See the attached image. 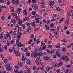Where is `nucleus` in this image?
<instances>
[{"instance_id": "nucleus-1", "label": "nucleus", "mask_w": 73, "mask_h": 73, "mask_svg": "<svg viewBox=\"0 0 73 73\" xmlns=\"http://www.w3.org/2000/svg\"><path fill=\"white\" fill-rule=\"evenodd\" d=\"M40 59V57L37 58L35 60V62H36V64L37 65H40V64H41V61H38Z\"/></svg>"}, {"instance_id": "nucleus-2", "label": "nucleus", "mask_w": 73, "mask_h": 73, "mask_svg": "<svg viewBox=\"0 0 73 73\" xmlns=\"http://www.w3.org/2000/svg\"><path fill=\"white\" fill-rule=\"evenodd\" d=\"M18 65H17L15 66V68H16L17 69H19L20 68L19 66H22V63H21V62H18Z\"/></svg>"}, {"instance_id": "nucleus-3", "label": "nucleus", "mask_w": 73, "mask_h": 73, "mask_svg": "<svg viewBox=\"0 0 73 73\" xmlns=\"http://www.w3.org/2000/svg\"><path fill=\"white\" fill-rule=\"evenodd\" d=\"M32 7L33 9H35V10H37L38 8L37 7V5L36 4H34L32 6Z\"/></svg>"}, {"instance_id": "nucleus-4", "label": "nucleus", "mask_w": 73, "mask_h": 73, "mask_svg": "<svg viewBox=\"0 0 73 73\" xmlns=\"http://www.w3.org/2000/svg\"><path fill=\"white\" fill-rule=\"evenodd\" d=\"M30 24L34 27H36V25L35 22H31L30 23Z\"/></svg>"}, {"instance_id": "nucleus-5", "label": "nucleus", "mask_w": 73, "mask_h": 73, "mask_svg": "<svg viewBox=\"0 0 73 73\" xmlns=\"http://www.w3.org/2000/svg\"><path fill=\"white\" fill-rule=\"evenodd\" d=\"M56 55L58 56V57H60L61 56V54H60V52L58 51H56Z\"/></svg>"}, {"instance_id": "nucleus-6", "label": "nucleus", "mask_w": 73, "mask_h": 73, "mask_svg": "<svg viewBox=\"0 0 73 73\" xmlns=\"http://www.w3.org/2000/svg\"><path fill=\"white\" fill-rule=\"evenodd\" d=\"M11 23H13L14 25H15L16 24V21L15 19H11Z\"/></svg>"}, {"instance_id": "nucleus-7", "label": "nucleus", "mask_w": 73, "mask_h": 73, "mask_svg": "<svg viewBox=\"0 0 73 73\" xmlns=\"http://www.w3.org/2000/svg\"><path fill=\"white\" fill-rule=\"evenodd\" d=\"M26 62L28 65H31V61L29 59H26Z\"/></svg>"}, {"instance_id": "nucleus-8", "label": "nucleus", "mask_w": 73, "mask_h": 73, "mask_svg": "<svg viewBox=\"0 0 73 73\" xmlns=\"http://www.w3.org/2000/svg\"><path fill=\"white\" fill-rule=\"evenodd\" d=\"M68 16H73V10H71L70 11V13L68 14Z\"/></svg>"}, {"instance_id": "nucleus-9", "label": "nucleus", "mask_w": 73, "mask_h": 73, "mask_svg": "<svg viewBox=\"0 0 73 73\" xmlns=\"http://www.w3.org/2000/svg\"><path fill=\"white\" fill-rule=\"evenodd\" d=\"M9 9L11 12H13V11H14V8L12 7L11 6H9Z\"/></svg>"}, {"instance_id": "nucleus-10", "label": "nucleus", "mask_w": 73, "mask_h": 73, "mask_svg": "<svg viewBox=\"0 0 73 73\" xmlns=\"http://www.w3.org/2000/svg\"><path fill=\"white\" fill-rule=\"evenodd\" d=\"M49 58H50L49 56H46L44 58V60L45 61H47V60H49Z\"/></svg>"}, {"instance_id": "nucleus-11", "label": "nucleus", "mask_w": 73, "mask_h": 73, "mask_svg": "<svg viewBox=\"0 0 73 73\" xmlns=\"http://www.w3.org/2000/svg\"><path fill=\"white\" fill-rule=\"evenodd\" d=\"M27 10L25 9L23 11V13L25 15H27L28 14Z\"/></svg>"}, {"instance_id": "nucleus-12", "label": "nucleus", "mask_w": 73, "mask_h": 73, "mask_svg": "<svg viewBox=\"0 0 73 73\" xmlns=\"http://www.w3.org/2000/svg\"><path fill=\"white\" fill-rule=\"evenodd\" d=\"M6 70L7 71H9L11 70H12V68L10 67H6Z\"/></svg>"}, {"instance_id": "nucleus-13", "label": "nucleus", "mask_w": 73, "mask_h": 73, "mask_svg": "<svg viewBox=\"0 0 73 73\" xmlns=\"http://www.w3.org/2000/svg\"><path fill=\"white\" fill-rule=\"evenodd\" d=\"M64 18L63 17L61 18L60 19V20H59V21H58L59 24H60V23H61V22H62V21H63V20H64Z\"/></svg>"}, {"instance_id": "nucleus-14", "label": "nucleus", "mask_w": 73, "mask_h": 73, "mask_svg": "<svg viewBox=\"0 0 73 73\" xmlns=\"http://www.w3.org/2000/svg\"><path fill=\"white\" fill-rule=\"evenodd\" d=\"M12 35H13V36L14 37H16L17 36V34L16 33L13 32L12 33Z\"/></svg>"}, {"instance_id": "nucleus-15", "label": "nucleus", "mask_w": 73, "mask_h": 73, "mask_svg": "<svg viewBox=\"0 0 73 73\" xmlns=\"http://www.w3.org/2000/svg\"><path fill=\"white\" fill-rule=\"evenodd\" d=\"M66 56H65V55H63L61 58V59L62 60H65V58H66Z\"/></svg>"}, {"instance_id": "nucleus-16", "label": "nucleus", "mask_w": 73, "mask_h": 73, "mask_svg": "<svg viewBox=\"0 0 73 73\" xmlns=\"http://www.w3.org/2000/svg\"><path fill=\"white\" fill-rule=\"evenodd\" d=\"M6 35L7 37H11V35L8 32H7L6 33Z\"/></svg>"}, {"instance_id": "nucleus-17", "label": "nucleus", "mask_w": 73, "mask_h": 73, "mask_svg": "<svg viewBox=\"0 0 73 73\" xmlns=\"http://www.w3.org/2000/svg\"><path fill=\"white\" fill-rule=\"evenodd\" d=\"M31 14L32 15H35L36 14V11H33L32 13Z\"/></svg>"}, {"instance_id": "nucleus-18", "label": "nucleus", "mask_w": 73, "mask_h": 73, "mask_svg": "<svg viewBox=\"0 0 73 73\" xmlns=\"http://www.w3.org/2000/svg\"><path fill=\"white\" fill-rule=\"evenodd\" d=\"M18 22L19 25H21L23 23V21L22 20H20L18 21Z\"/></svg>"}, {"instance_id": "nucleus-19", "label": "nucleus", "mask_w": 73, "mask_h": 73, "mask_svg": "<svg viewBox=\"0 0 73 73\" xmlns=\"http://www.w3.org/2000/svg\"><path fill=\"white\" fill-rule=\"evenodd\" d=\"M49 36L50 39H52V38H53V35H52V34L51 33L49 34Z\"/></svg>"}, {"instance_id": "nucleus-20", "label": "nucleus", "mask_w": 73, "mask_h": 73, "mask_svg": "<svg viewBox=\"0 0 73 73\" xmlns=\"http://www.w3.org/2000/svg\"><path fill=\"white\" fill-rule=\"evenodd\" d=\"M63 64V62H60L58 64V66H61Z\"/></svg>"}, {"instance_id": "nucleus-21", "label": "nucleus", "mask_w": 73, "mask_h": 73, "mask_svg": "<svg viewBox=\"0 0 73 73\" xmlns=\"http://www.w3.org/2000/svg\"><path fill=\"white\" fill-rule=\"evenodd\" d=\"M19 4V0H17L16 1H15V5H18Z\"/></svg>"}, {"instance_id": "nucleus-22", "label": "nucleus", "mask_w": 73, "mask_h": 73, "mask_svg": "<svg viewBox=\"0 0 73 73\" xmlns=\"http://www.w3.org/2000/svg\"><path fill=\"white\" fill-rule=\"evenodd\" d=\"M45 27L46 30H49V26L47 25H45Z\"/></svg>"}, {"instance_id": "nucleus-23", "label": "nucleus", "mask_w": 73, "mask_h": 73, "mask_svg": "<svg viewBox=\"0 0 73 73\" xmlns=\"http://www.w3.org/2000/svg\"><path fill=\"white\" fill-rule=\"evenodd\" d=\"M22 31V28L21 27H19L18 28V31Z\"/></svg>"}, {"instance_id": "nucleus-24", "label": "nucleus", "mask_w": 73, "mask_h": 73, "mask_svg": "<svg viewBox=\"0 0 73 73\" xmlns=\"http://www.w3.org/2000/svg\"><path fill=\"white\" fill-rule=\"evenodd\" d=\"M28 18L27 17H26L25 18H24L23 19V21H24V22L26 21H27V20H28Z\"/></svg>"}, {"instance_id": "nucleus-25", "label": "nucleus", "mask_w": 73, "mask_h": 73, "mask_svg": "<svg viewBox=\"0 0 73 73\" xmlns=\"http://www.w3.org/2000/svg\"><path fill=\"white\" fill-rule=\"evenodd\" d=\"M22 59L23 60V61H24V60H25L26 59V58H25L23 54H22Z\"/></svg>"}, {"instance_id": "nucleus-26", "label": "nucleus", "mask_w": 73, "mask_h": 73, "mask_svg": "<svg viewBox=\"0 0 73 73\" xmlns=\"http://www.w3.org/2000/svg\"><path fill=\"white\" fill-rule=\"evenodd\" d=\"M29 49L28 48H25V50H24V52H28V50Z\"/></svg>"}, {"instance_id": "nucleus-27", "label": "nucleus", "mask_w": 73, "mask_h": 73, "mask_svg": "<svg viewBox=\"0 0 73 73\" xmlns=\"http://www.w3.org/2000/svg\"><path fill=\"white\" fill-rule=\"evenodd\" d=\"M42 54H43V53L42 52H39L38 54V57H40V56H41L42 55Z\"/></svg>"}, {"instance_id": "nucleus-28", "label": "nucleus", "mask_w": 73, "mask_h": 73, "mask_svg": "<svg viewBox=\"0 0 73 73\" xmlns=\"http://www.w3.org/2000/svg\"><path fill=\"white\" fill-rule=\"evenodd\" d=\"M57 14L53 15L52 17V18H54L56 17L57 16Z\"/></svg>"}, {"instance_id": "nucleus-29", "label": "nucleus", "mask_w": 73, "mask_h": 73, "mask_svg": "<svg viewBox=\"0 0 73 73\" xmlns=\"http://www.w3.org/2000/svg\"><path fill=\"white\" fill-rule=\"evenodd\" d=\"M50 4L51 5H53V4H54V2L53 1H50Z\"/></svg>"}, {"instance_id": "nucleus-30", "label": "nucleus", "mask_w": 73, "mask_h": 73, "mask_svg": "<svg viewBox=\"0 0 73 73\" xmlns=\"http://www.w3.org/2000/svg\"><path fill=\"white\" fill-rule=\"evenodd\" d=\"M19 40L20 39H17L16 41V44H17V45L18 44H19V41H20Z\"/></svg>"}, {"instance_id": "nucleus-31", "label": "nucleus", "mask_w": 73, "mask_h": 73, "mask_svg": "<svg viewBox=\"0 0 73 73\" xmlns=\"http://www.w3.org/2000/svg\"><path fill=\"white\" fill-rule=\"evenodd\" d=\"M45 45V44L44 42L42 41L40 46H44V45Z\"/></svg>"}, {"instance_id": "nucleus-32", "label": "nucleus", "mask_w": 73, "mask_h": 73, "mask_svg": "<svg viewBox=\"0 0 73 73\" xmlns=\"http://www.w3.org/2000/svg\"><path fill=\"white\" fill-rule=\"evenodd\" d=\"M55 47L56 48H59V49H60V48H61V47L60 46H59L58 44H56V45Z\"/></svg>"}, {"instance_id": "nucleus-33", "label": "nucleus", "mask_w": 73, "mask_h": 73, "mask_svg": "<svg viewBox=\"0 0 73 73\" xmlns=\"http://www.w3.org/2000/svg\"><path fill=\"white\" fill-rule=\"evenodd\" d=\"M66 59L65 60V61L66 62H67V61H69V59H68V57L67 56H66Z\"/></svg>"}, {"instance_id": "nucleus-34", "label": "nucleus", "mask_w": 73, "mask_h": 73, "mask_svg": "<svg viewBox=\"0 0 73 73\" xmlns=\"http://www.w3.org/2000/svg\"><path fill=\"white\" fill-rule=\"evenodd\" d=\"M26 56L27 57H29V56H30V53H29V52H26Z\"/></svg>"}, {"instance_id": "nucleus-35", "label": "nucleus", "mask_w": 73, "mask_h": 73, "mask_svg": "<svg viewBox=\"0 0 73 73\" xmlns=\"http://www.w3.org/2000/svg\"><path fill=\"white\" fill-rule=\"evenodd\" d=\"M65 73H71V72H70V70H66Z\"/></svg>"}, {"instance_id": "nucleus-36", "label": "nucleus", "mask_w": 73, "mask_h": 73, "mask_svg": "<svg viewBox=\"0 0 73 73\" xmlns=\"http://www.w3.org/2000/svg\"><path fill=\"white\" fill-rule=\"evenodd\" d=\"M62 50L63 52H65L66 51V48H62Z\"/></svg>"}, {"instance_id": "nucleus-37", "label": "nucleus", "mask_w": 73, "mask_h": 73, "mask_svg": "<svg viewBox=\"0 0 73 73\" xmlns=\"http://www.w3.org/2000/svg\"><path fill=\"white\" fill-rule=\"evenodd\" d=\"M8 26L9 27H13V24H8Z\"/></svg>"}, {"instance_id": "nucleus-38", "label": "nucleus", "mask_w": 73, "mask_h": 73, "mask_svg": "<svg viewBox=\"0 0 73 73\" xmlns=\"http://www.w3.org/2000/svg\"><path fill=\"white\" fill-rule=\"evenodd\" d=\"M58 56L56 54H55L53 56V58H56V57H57Z\"/></svg>"}, {"instance_id": "nucleus-39", "label": "nucleus", "mask_w": 73, "mask_h": 73, "mask_svg": "<svg viewBox=\"0 0 73 73\" xmlns=\"http://www.w3.org/2000/svg\"><path fill=\"white\" fill-rule=\"evenodd\" d=\"M17 34H18V33L19 34V35L20 36H21L22 35V33L21 32H19V31H17Z\"/></svg>"}, {"instance_id": "nucleus-40", "label": "nucleus", "mask_w": 73, "mask_h": 73, "mask_svg": "<svg viewBox=\"0 0 73 73\" xmlns=\"http://www.w3.org/2000/svg\"><path fill=\"white\" fill-rule=\"evenodd\" d=\"M13 43H14V40H11L10 42L11 44L12 45L13 44Z\"/></svg>"}, {"instance_id": "nucleus-41", "label": "nucleus", "mask_w": 73, "mask_h": 73, "mask_svg": "<svg viewBox=\"0 0 73 73\" xmlns=\"http://www.w3.org/2000/svg\"><path fill=\"white\" fill-rule=\"evenodd\" d=\"M31 38H35V35H34V34H31Z\"/></svg>"}, {"instance_id": "nucleus-42", "label": "nucleus", "mask_w": 73, "mask_h": 73, "mask_svg": "<svg viewBox=\"0 0 73 73\" xmlns=\"http://www.w3.org/2000/svg\"><path fill=\"white\" fill-rule=\"evenodd\" d=\"M17 73V69L15 68L14 69V73Z\"/></svg>"}, {"instance_id": "nucleus-43", "label": "nucleus", "mask_w": 73, "mask_h": 73, "mask_svg": "<svg viewBox=\"0 0 73 73\" xmlns=\"http://www.w3.org/2000/svg\"><path fill=\"white\" fill-rule=\"evenodd\" d=\"M46 48V46L45 45L42 47V50H44Z\"/></svg>"}, {"instance_id": "nucleus-44", "label": "nucleus", "mask_w": 73, "mask_h": 73, "mask_svg": "<svg viewBox=\"0 0 73 73\" xmlns=\"http://www.w3.org/2000/svg\"><path fill=\"white\" fill-rule=\"evenodd\" d=\"M60 71H61L60 69H57L56 70V72L57 73H60Z\"/></svg>"}, {"instance_id": "nucleus-45", "label": "nucleus", "mask_w": 73, "mask_h": 73, "mask_svg": "<svg viewBox=\"0 0 73 73\" xmlns=\"http://www.w3.org/2000/svg\"><path fill=\"white\" fill-rule=\"evenodd\" d=\"M0 37L1 39H2L3 38V34H1L0 35Z\"/></svg>"}, {"instance_id": "nucleus-46", "label": "nucleus", "mask_w": 73, "mask_h": 73, "mask_svg": "<svg viewBox=\"0 0 73 73\" xmlns=\"http://www.w3.org/2000/svg\"><path fill=\"white\" fill-rule=\"evenodd\" d=\"M34 56L35 58H36V57H37V56H38V54H37L36 53L34 55Z\"/></svg>"}, {"instance_id": "nucleus-47", "label": "nucleus", "mask_w": 73, "mask_h": 73, "mask_svg": "<svg viewBox=\"0 0 73 73\" xmlns=\"http://www.w3.org/2000/svg\"><path fill=\"white\" fill-rule=\"evenodd\" d=\"M20 37H21V36H20V35H17V39H19L20 40Z\"/></svg>"}, {"instance_id": "nucleus-48", "label": "nucleus", "mask_w": 73, "mask_h": 73, "mask_svg": "<svg viewBox=\"0 0 73 73\" xmlns=\"http://www.w3.org/2000/svg\"><path fill=\"white\" fill-rule=\"evenodd\" d=\"M56 9L57 11H60V8L58 7H56Z\"/></svg>"}, {"instance_id": "nucleus-49", "label": "nucleus", "mask_w": 73, "mask_h": 73, "mask_svg": "<svg viewBox=\"0 0 73 73\" xmlns=\"http://www.w3.org/2000/svg\"><path fill=\"white\" fill-rule=\"evenodd\" d=\"M16 3V0H13L12 1V3L13 4H15Z\"/></svg>"}, {"instance_id": "nucleus-50", "label": "nucleus", "mask_w": 73, "mask_h": 73, "mask_svg": "<svg viewBox=\"0 0 73 73\" xmlns=\"http://www.w3.org/2000/svg\"><path fill=\"white\" fill-rule=\"evenodd\" d=\"M48 6H49V7H50V8H53V6L52 5H51L50 3L49 5Z\"/></svg>"}, {"instance_id": "nucleus-51", "label": "nucleus", "mask_w": 73, "mask_h": 73, "mask_svg": "<svg viewBox=\"0 0 73 73\" xmlns=\"http://www.w3.org/2000/svg\"><path fill=\"white\" fill-rule=\"evenodd\" d=\"M32 40H33L31 39L29 40V42L28 43V44H31V42H32Z\"/></svg>"}, {"instance_id": "nucleus-52", "label": "nucleus", "mask_w": 73, "mask_h": 73, "mask_svg": "<svg viewBox=\"0 0 73 73\" xmlns=\"http://www.w3.org/2000/svg\"><path fill=\"white\" fill-rule=\"evenodd\" d=\"M50 68L49 66H47L46 68V70L49 71L50 70Z\"/></svg>"}, {"instance_id": "nucleus-53", "label": "nucleus", "mask_w": 73, "mask_h": 73, "mask_svg": "<svg viewBox=\"0 0 73 73\" xmlns=\"http://www.w3.org/2000/svg\"><path fill=\"white\" fill-rule=\"evenodd\" d=\"M21 42H20L19 44H18L17 46H21Z\"/></svg>"}, {"instance_id": "nucleus-54", "label": "nucleus", "mask_w": 73, "mask_h": 73, "mask_svg": "<svg viewBox=\"0 0 73 73\" xmlns=\"http://www.w3.org/2000/svg\"><path fill=\"white\" fill-rule=\"evenodd\" d=\"M55 36L56 38H58V37H59L58 34L57 33L55 34Z\"/></svg>"}, {"instance_id": "nucleus-55", "label": "nucleus", "mask_w": 73, "mask_h": 73, "mask_svg": "<svg viewBox=\"0 0 73 73\" xmlns=\"http://www.w3.org/2000/svg\"><path fill=\"white\" fill-rule=\"evenodd\" d=\"M12 15H14V16H16V15H17V14L16 13V12H14L13 13Z\"/></svg>"}, {"instance_id": "nucleus-56", "label": "nucleus", "mask_w": 73, "mask_h": 73, "mask_svg": "<svg viewBox=\"0 0 73 73\" xmlns=\"http://www.w3.org/2000/svg\"><path fill=\"white\" fill-rule=\"evenodd\" d=\"M31 2V0H28L27 1V4H29Z\"/></svg>"}, {"instance_id": "nucleus-57", "label": "nucleus", "mask_w": 73, "mask_h": 73, "mask_svg": "<svg viewBox=\"0 0 73 73\" xmlns=\"http://www.w3.org/2000/svg\"><path fill=\"white\" fill-rule=\"evenodd\" d=\"M4 62L5 64H6V63H7V62H8V60L7 59H5L4 60Z\"/></svg>"}, {"instance_id": "nucleus-58", "label": "nucleus", "mask_w": 73, "mask_h": 73, "mask_svg": "<svg viewBox=\"0 0 73 73\" xmlns=\"http://www.w3.org/2000/svg\"><path fill=\"white\" fill-rule=\"evenodd\" d=\"M66 67H67V68H71V67H72V66L70 65H67Z\"/></svg>"}, {"instance_id": "nucleus-59", "label": "nucleus", "mask_w": 73, "mask_h": 73, "mask_svg": "<svg viewBox=\"0 0 73 73\" xmlns=\"http://www.w3.org/2000/svg\"><path fill=\"white\" fill-rule=\"evenodd\" d=\"M68 29V27L66 26H65L64 27V29L66 30V29Z\"/></svg>"}, {"instance_id": "nucleus-60", "label": "nucleus", "mask_w": 73, "mask_h": 73, "mask_svg": "<svg viewBox=\"0 0 73 73\" xmlns=\"http://www.w3.org/2000/svg\"><path fill=\"white\" fill-rule=\"evenodd\" d=\"M73 46V43H71V44H70V45H69L68 46V48H70V46Z\"/></svg>"}, {"instance_id": "nucleus-61", "label": "nucleus", "mask_w": 73, "mask_h": 73, "mask_svg": "<svg viewBox=\"0 0 73 73\" xmlns=\"http://www.w3.org/2000/svg\"><path fill=\"white\" fill-rule=\"evenodd\" d=\"M38 51H39V52H41L42 51V48L41 47H40L38 49Z\"/></svg>"}, {"instance_id": "nucleus-62", "label": "nucleus", "mask_w": 73, "mask_h": 73, "mask_svg": "<svg viewBox=\"0 0 73 73\" xmlns=\"http://www.w3.org/2000/svg\"><path fill=\"white\" fill-rule=\"evenodd\" d=\"M33 70H36V66H33Z\"/></svg>"}, {"instance_id": "nucleus-63", "label": "nucleus", "mask_w": 73, "mask_h": 73, "mask_svg": "<svg viewBox=\"0 0 73 73\" xmlns=\"http://www.w3.org/2000/svg\"><path fill=\"white\" fill-rule=\"evenodd\" d=\"M66 23L67 25H68L69 24V20H68L66 21Z\"/></svg>"}, {"instance_id": "nucleus-64", "label": "nucleus", "mask_w": 73, "mask_h": 73, "mask_svg": "<svg viewBox=\"0 0 73 73\" xmlns=\"http://www.w3.org/2000/svg\"><path fill=\"white\" fill-rule=\"evenodd\" d=\"M32 3H36L37 2V1H36V0H32Z\"/></svg>"}]
</instances>
